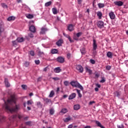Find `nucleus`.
I'll list each match as a JSON object with an SVG mask.
<instances>
[{"instance_id":"1a4fd4ad","label":"nucleus","mask_w":128,"mask_h":128,"mask_svg":"<svg viewBox=\"0 0 128 128\" xmlns=\"http://www.w3.org/2000/svg\"><path fill=\"white\" fill-rule=\"evenodd\" d=\"M80 36H82V33L80 32H78L76 34V36L74 35V36H73V38L74 40H78V38H80Z\"/></svg>"},{"instance_id":"f8f14e48","label":"nucleus","mask_w":128,"mask_h":128,"mask_svg":"<svg viewBox=\"0 0 128 128\" xmlns=\"http://www.w3.org/2000/svg\"><path fill=\"white\" fill-rule=\"evenodd\" d=\"M29 30L31 32H36V27L34 26H31L29 28Z\"/></svg>"},{"instance_id":"7c9ffc66","label":"nucleus","mask_w":128,"mask_h":128,"mask_svg":"<svg viewBox=\"0 0 128 128\" xmlns=\"http://www.w3.org/2000/svg\"><path fill=\"white\" fill-rule=\"evenodd\" d=\"M50 114L52 116L54 114V108H50Z\"/></svg>"},{"instance_id":"5fc2aeb1","label":"nucleus","mask_w":128,"mask_h":128,"mask_svg":"<svg viewBox=\"0 0 128 128\" xmlns=\"http://www.w3.org/2000/svg\"><path fill=\"white\" fill-rule=\"evenodd\" d=\"M27 104H28V106H30V104H32V101L28 100L27 102Z\"/></svg>"},{"instance_id":"8fccbe9b","label":"nucleus","mask_w":128,"mask_h":128,"mask_svg":"<svg viewBox=\"0 0 128 128\" xmlns=\"http://www.w3.org/2000/svg\"><path fill=\"white\" fill-rule=\"evenodd\" d=\"M110 68H112V66H106V70H110Z\"/></svg>"},{"instance_id":"2eb2a0df","label":"nucleus","mask_w":128,"mask_h":128,"mask_svg":"<svg viewBox=\"0 0 128 128\" xmlns=\"http://www.w3.org/2000/svg\"><path fill=\"white\" fill-rule=\"evenodd\" d=\"M4 82H5L6 86V88H10V84L8 82V78H4Z\"/></svg>"},{"instance_id":"13d9d810","label":"nucleus","mask_w":128,"mask_h":128,"mask_svg":"<svg viewBox=\"0 0 128 128\" xmlns=\"http://www.w3.org/2000/svg\"><path fill=\"white\" fill-rule=\"evenodd\" d=\"M48 66H46L45 68H44V72H46V70H48Z\"/></svg>"},{"instance_id":"f704fd0d","label":"nucleus","mask_w":128,"mask_h":128,"mask_svg":"<svg viewBox=\"0 0 128 128\" xmlns=\"http://www.w3.org/2000/svg\"><path fill=\"white\" fill-rule=\"evenodd\" d=\"M86 72H88L89 74H92V70H90V69L88 68H86Z\"/></svg>"},{"instance_id":"5701e85b","label":"nucleus","mask_w":128,"mask_h":128,"mask_svg":"<svg viewBox=\"0 0 128 128\" xmlns=\"http://www.w3.org/2000/svg\"><path fill=\"white\" fill-rule=\"evenodd\" d=\"M106 56L108 58H112V53L110 52H108L106 54Z\"/></svg>"},{"instance_id":"4be33fe9","label":"nucleus","mask_w":128,"mask_h":128,"mask_svg":"<svg viewBox=\"0 0 128 128\" xmlns=\"http://www.w3.org/2000/svg\"><path fill=\"white\" fill-rule=\"evenodd\" d=\"M17 42H24V38H17Z\"/></svg>"},{"instance_id":"c85d7f7f","label":"nucleus","mask_w":128,"mask_h":128,"mask_svg":"<svg viewBox=\"0 0 128 128\" xmlns=\"http://www.w3.org/2000/svg\"><path fill=\"white\" fill-rule=\"evenodd\" d=\"M6 120V116H0V122H4Z\"/></svg>"},{"instance_id":"7ed1b4c3","label":"nucleus","mask_w":128,"mask_h":128,"mask_svg":"<svg viewBox=\"0 0 128 128\" xmlns=\"http://www.w3.org/2000/svg\"><path fill=\"white\" fill-rule=\"evenodd\" d=\"M22 118V115H14L9 118L10 120L12 122H14V120H16V118H19L20 120Z\"/></svg>"},{"instance_id":"a19ab883","label":"nucleus","mask_w":128,"mask_h":128,"mask_svg":"<svg viewBox=\"0 0 128 128\" xmlns=\"http://www.w3.org/2000/svg\"><path fill=\"white\" fill-rule=\"evenodd\" d=\"M71 120L70 118L68 117L66 118V119L64 120V122H70V120Z\"/></svg>"},{"instance_id":"2f4dec72","label":"nucleus","mask_w":128,"mask_h":128,"mask_svg":"<svg viewBox=\"0 0 128 128\" xmlns=\"http://www.w3.org/2000/svg\"><path fill=\"white\" fill-rule=\"evenodd\" d=\"M77 92V94H78V96H79V98H82V94H80V90H78V89L76 90Z\"/></svg>"},{"instance_id":"f257e3e1","label":"nucleus","mask_w":128,"mask_h":128,"mask_svg":"<svg viewBox=\"0 0 128 128\" xmlns=\"http://www.w3.org/2000/svg\"><path fill=\"white\" fill-rule=\"evenodd\" d=\"M16 96L12 95L10 98L8 99L7 102L4 101V108L6 112H18L20 108V105L16 104Z\"/></svg>"},{"instance_id":"9d476101","label":"nucleus","mask_w":128,"mask_h":128,"mask_svg":"<svg viewBox=\"0 0 128 128\" xmlns=\"http://www.w3.org/2000/svg\"><path fill=\"white\" fill-rule=\"evenodd\" d=\"M63 34L64 36H66V38H68V40L70 42H74V41L72 39V38H70V36H69V35L66 34V33H63Z\"/></svg>"},{"instance_id":"39448f33","label":"nucleus","mask_w":128,"mask_h":128,"mask_svg":"<svg viewBox=\"0 0 128 128\" xmlns=\"http://www.w3.org/2000/svg\"><path fill=\"white\" fill-rule=\"evenodd\" d=\"M56 60L58 62H60V64H64V58L62 56H58L56 58Z\"/></svg>"},{"instance_id":"e2e57ef3","label":"nucleus","mask_w":128,"mask_h":128,"mask_svg":"<svg viewBox=\"0 0 128 128\" xmlns=\"http://www.w3.org/2000/svg\"><path fill=\"white\" fill-rule=\"evenodd\" d=\"M68 128H72V124H70L68 126Z\"/></svg>"},{"instance_id":"cd10ccee","label":"nucleus","mask_w":128,"mask_h":128,"mask_svg":"<svg viewBox=\"0 0 128 128\" xmlns=\"http://www.w3.org/2000/svg\"><path fill=\"white\" fill-rule=\"evenodd\" d=\"M98 6L99 8H104V4L99 3L98 4Z\"/></svg>"},{"instance_id":"72a5a7b5","label":"nucleus","mask_w":128,"mask_h":128,"mask_svg":"<svg viewBox=\"0 0 128 128\" xmlns=\"http://www.w3.org/2000/svg\"><path fill=\"white\" fill-rule=\"evenodd\" d=\"M51 52H52V54H58V50H56V49H53V50H52Z\"/></svg>"},{"instance_id":"aec40b11","label":"nucleus","mask_w":128,"mask_h":128,"mask_svg":"<svg viewBox=\"0 0 128 128\" xmlns=\"http://www.w3.org/2000/svg\"><path fill=\"white\" fill-rule=\"evenodd\" d=\"M120 94H122V93H120V92L116 91L114 92V96H118V98H120Z\"/></svg>"},{"instance_id":"20e7f679","label":"nucleus","mask_w":128,"mask_h":128,"mask_svg":"<svg viewBox=\"0 0 128 128\" xmlns=\"http://www.w3.org/2000/svg\"><path fill=\"white\" fill-rule=\"evenodd\" d=\"M76 70H78V72L81 74L84 72V68L82 66V65L78 64L76 66Z\"/></svg>"},{"instance_id":"e433bc0d","label":"nucleus","mask_w":128,"mask_h":128,"mask_svg":"<svg viewBox=\"0 0 128 128\" xmlns=\"http://www.w3.org/2000/svg\"><path fill=\"white\" fill-rule=\"evenodd\" d=\"M44 102H46V104H48V102H52V100L50 99H48V98H46L44 100Z\"/></svg>"},{"instance_id":"a878e982","label":"nucleus","mask_w":128,"mask_h":128,"mask_svg":"<svg viewBox=\"0 0 128 128\" xmlns=\"http://www.w3.org/2000/svg\"><path fill=\"white\" fill-rule=\"evenodd\" d=\"M96 124L98 126H99L100 128H102L104 126L102 125V124H100V122L99 121H96Z\"/></svg>"},{"instance_id":"6e6d98bb","label":"nucleus","mask_w":128,"mask_h":128,"mask_svg":"<svg viewBox=\"0 0 128 128\" xmlns=\"http://www.w3.org/2000/svg\"><path fill=\"white\" fill-rule=\"evenodd\" d=\"M64 85H65L66 86H68V81L64 82Z\"/></svg>"},{"instance_id":"bb28decb","label":"nucleus","mask_w":128,"mask_h":128,"mask_svg":"<svg viewBox=\"0 0 128 128\" xmlns=\"http://www.w3.org/2000/svg\"><path fill=\"white\" fill-rule=\"evenodd\" d=\"M26 18L29 19L34 18V16L32 14H26Z\"/></svg>"},{"instance_id":"de8ad7c7","label":"nucleus","mask_w":128,"mask_h":128,"mask_svg":"<svg viewBox=\"0 0 128 128\" xmlns=\"http://www.w3.org/2000/svg\"><path fill=\"white\" fill-rule=\"evenodd\" d=\"M90 62L92 64H96V61L92 59H91L90 60Z\"/></svg>"},{"instance_id":"f03ea898","label":"nucleus","mask_w":128,"mask_h":128,"mask_svg":"<svg viewBox=\"0 0 128 128\" xmlns=\"http://www.w3.org/2000/svg\"><path fill=\"white\" fill-rule=\"evenodd\" d=\"M70 84L74 88H80L81 90H84V87H82V85H80L78 82L72 81L70 82Z\"/></svg>"},{"instance_id":"09e8293b","label":"nucleus","mask_w":128,"mask_h":128,"mask_svg":"<svg viewBox=\"0 0 128 128\" xmlns=\"http://www.w3.org/2000/svg\"><path fill=\"white\" fill-rule=\"evenodd\" d=\"M100 82H101L102 84H104V82H106V79L102 78V80L100 81Z\"/></svg>"},{"instance_id":"774afa93","label":"nucleus","mask_w":128,"mask_h":128,"mask_svg":"<svg viewBox=\"0 0 128 128\" xmlns=\"http://www.w3.org/2000/svg\"><path fill=\"white\" fill-rule=\"evenodd\" d=\"M96 78H98V76H100L98 75V74H95Z\"/></svg>"},{"instance_id":"b1692460","label":"nucleus","mask_w":128,"mask_h":128,"mask_svg":"<svg viewBox=\"0 0 128 128\" xmlns=\"http://www.w3.org/2000/svg\"><path fill=\"white\" fill-rule=\"evenodd\" d=\"M16 20V17H14V16H10L8 18V22H11V20Z\"/></svg>"},{"instance_id":"412c9836","label":"nucleus","mask_w":128,"mask_h":128,"mask_svg":"<svg viewBox=\"0 0 128 128\" xmlns=\"http://www.w3.org/2000/svg\"><path fill=\"white\" fill-rule=\"evenodd\" d=\"M62 70H60V67H58L54 68V72H56L57 74H58V72H60Z\"/></svg>"},{"instance_id":"dca6fc26","label":"nucleus","mask_w":128,"mask_h":128,"mask_svg":"<svg viewBox=\"0 0 128 128\" xmlns=\"http://www.w3.org/2000/svg\"><path fill=\"white\" fill-rule=\"evenodd\" d=\"M80 105L77 104H75L74 106V110H80Z\"/></svg>"},{"instance_id":"a18cd8bd","label":"nucleus","mask_w":128,"mask_h":128,"mask_svg":"<svg viewBox=\"0 0 128 128\" xmlns=\"http://www.w3.org/2000/svg\"><path fill=\"white\" fill-rule=\"evenodd\" d=\"M80 52L82 54H85L86 53V48H82V50H80Z\"/></svg>"},{"instance_id":"338daca9","label":"nucleus","mask_w":128,"mask_h":128,"mask_svg":"<svg viewBox=\"0 0 128 128\" xmlns=\"http://www.w3.org/2000/svg\"><path fill=\"white\" fill-rule=\"evenodd\" d=\"M95 91H96V92H98V88H95Z\"/></svg>"},{"instance_id":"603ef678","label":"nucleus","mask_w":128,"mask_h":128,"mask_svg":"<svg viewBox=\"0 0 128 128\" xmlns=\"http://www.w3.org/2000/svg\"><path fill=\"white\" fill-rule=\"evenodd\" d=\"M35 64H40V60H36Z\"/></svg>"},{"instance_id":"6e6552de","label":"nucleus","mask_w":128,"mask_h":128,"mask_svg":"<svg viewBox=\"0 0 128 128\" xmlns=\"http://www.w3.org/2000/svg\"><path fill=\"white\" fill-rule=\"evenodd\" d=\"M97 26L98 28H104V23L102 21H98L97 22Z\"/></svg>"},{"instance_id":"0eeeda50","label":"nucleus","mask_w":128,"mask_h":128,"mask_svg":"<svg viewBox=\"0 0 128 128\" xmlns=\"http://www.w3.org/2000/svg\"><path fill=\"white\" fill-rule=\"evenodd\" d=\"M109 16L110 20H114L116 18V14H114V12L112 11H110L109 13Z\"/></svg>"},{"instance_id":"473e14b6","label":"nucleus","mask_w":128,"mask_h":128,"mask_svg":"<svg viewBox=\"0 0 128 128\" xmlns=\"http://www.w3.org/2000/svg\"><path fill=\"white\" fill-rule=\"evenodd\" d=\"M54 96V90H52L49 95V97L52 98V96Z\"/></svg>"},{"instance_id":"f3484780","label":"nucleus","mask_w":128,"mask_h":128,"mask_svg":"<svg viewBox=\"0 0 128 128\" xmlns=\"http://www.w3.org/2000/svg\"><path fill=\"white\" fill-rule=\"evenodd\" d=\"M76 96V93H73L69 96L68 100H74Z\"/></svg>"},{"instance_id":"49530a36","label":"nucleus","mask_w":128,"mask_h":128,"mask_svg":"<svg viewBox=\"0 0 128 128\" xmlns=\"http://www.w3.org/2000/svg\"><path fill=\"white\" fill-rule=\"evenodd\" d=\"M13 46H16L18 44V41L16 40H14L12 42Z\"/></svg>"},{"instance_id":"393cba45","label":"nucleus","mask_w":128,"mask_h":128,"mask_svg":"<svg viewBox=\"0 0 128 128\" xmlns=\"http://www.w3.org/2000/svg\"><path fill=\"white\" fill-rule=\"evenodd\" d=\"M68 112V109H66V108H63L62 109L60 112H62V114H66Z\"/></svg>"},{"instance_id":"a211bd4d","label":"nucleus","mask_w":128,"mask_h":128,"mask_svg":"<svg viewBox=\"0 0 128 128\" xmlns=\"http://www.w3.org/2000/svg\"><path fill=\"white\" fill-rule=\"evenodd\" d=\"M30 38H34V34L32 33H29L28 36H26V38L28 40H30Z\"/></svg>"},{"instance_id":"69168bd1","label":"nucleus","mask_w":128,"mask_h":128,"mask_svg":"<svg viewBox=\"0 0 128 128\" xmlns=\"http://www.w3.org/2000/svg\"><path fill=\"white\" fill-rule=\"evenodd\" d=\"M63 98H68V95H66V94L64 95V96H63Z\"/></svg>"},{"instance_id":"bf43d9fd","label":"nucleus","mask_w":128,"mask_h":128,"mask_svg":"<svg viewBox=\"0 0 128 128\" xmlns=\"http://www.w3.org/2000/svg\"><path fill=\"white\" fill-rule=\"evenodd\" d=\"M78 4H82V0H78Z\"/></svg>"},{"instance_id":"79ce46f5","label":"nucleus","mask_w":128,"mask_h":128,"mask_svg":"<svg viewBox=\"0 0 128 128\" xmlns=\"http://www.w3.org/2000/svg\"><path fill=\"white\" fill-rule=\"evenodd\" d=\"M2 6L4 8H8V6L6 4L3 3L1 4Z\"/></svg>"},{"instance_id":"ea45409f","label":"nucleus","mask_w":128,"mask_h":128,"mask_svg":"<svg viewBox=\"0 0 128 128\" xmlns=\"http://www.w3.org/2000/svg\"><path fill=\"white\" fill-rule=\"evenodd\" d=\"M37 106L38 108H42V103L40 102H38Z\"/></svg>"},{"instance_id":"6ab92c4d","label":"nucleus","mask_w":128,"mask_h":128,"mask_svg":"<svg viewBox=\"0 0 128 128\" xmlns=\"http://www.w3.org/2000/svg\"><path fill=\"white\" fill-rule=\"evenodd\" d=\"M97 16L99 18V20H102V13L101 12H97Z\"/></svg>"},{"instance_id":"c9c22d12","label":"nucleus","mask_w":128,"mask_h":128,"mask_svg":"<svg viewBox=\"0 0 128 128\" xmlns=\"http://www.w3.org/2000/svg\"><path fill=\"white\" fill-rule=\"evenodd\" d=\"M24 66H26V68H28V66H30V62H26L24 63Z\"/></svg>"},{"instance_id":"4d7b16f0","label":"nucleus","mask_w":128,"mask_h":128,"mask_svg":"<svg viewBox=\"0 0 128 128\" xmlns=\"http://www.w3.org/2000/svg\"><path fill=\"white\" fill-rule=\"evenodd\" d=\"M52 80H60V78L56 77V78H52Z\"/></svg>"},{"instance_id":"864d4df0","label":"nucleus","mask_w":128,"mask_h":128,"mask_svg":"<svg viewBox=\"0 0 128 128\" xmlns=\"http://www.w3.org/2000/svg\"><path fill=\"white\" fill-rule=\"evenodd\" d=\"M30 54L32 56H34V51H30Z\"/></svg>"},{"instance_id":"58836bf2","label":"nucleus","mask_w":128,"mask_h":128,"mask_svg":"<svg viewBox=\"0 0 128 128\" xmlns=\"http://www.w3.org/2000/svg\"><path fill=\"white\" fill-rule=\"evenodd\" d=\"M26 126H32V122L28 121L25 123Z\"/></svg>"},{"instance_id":"37998d69","label":"nucleus","mask_w":128,"mask_h":128,"mask_svg":"<svg viewBox=\"0 0 128 128\" xmlns=\"http://www.w3.org/2000/svg\"><path fill=\"white\" fill-rule=\"evenodd\" d=\"M22 88L23 90H26L28 86H26V85L22 84Z\"/></svg>"},{"instance_id":"680f3d73","label":"nucleus","mask_w":128,"mask_h":128,"mask_svg":"<svg viewBox=\"0 0 128 128\" xmlns=\"http://www.w3.org/2000/svg\"><path fill=\"white\" fill-rule=\"evenodd\" d=\"M96 86H97L98 88H100V84H96Z\"/></svg>"},{"instance_id":"052dcab7","label":"nucleus","mask_w":128,"mask_h":128,"mask_svg":"<svg viewBox=\"0 0 128 128\" xmlns=\"http://www.w3.org/2000/svg\"><path fill=\"white\" fill-rule=\"evenodd\" d=\"M67 58H70V54H67Z\"/></svg>"},{"instance_id":"423d86ee","label":"nucleus","mask_w":128,"mask_h":128,"mask_svg":"<svg viewBox=\"0 0 128 128\" xmlns=\"http://www.w3.org/2000/svg\"><path fill=\"white\" fill-rule=\"evenodd\" d=\"M68 30L69 32H72L74 30V25L72 24H70L68 26Z\"/></svg>"},{"instance_id":"3c124183","label":"nucleus","mask_w":128,"mask_h":128,"mask_svg":"<svg viewBox=\"0 0 128 128\" xmlns=\"http://www.w3.org/2000/svg\"><path fill=\"white\" fill-rule=\"evenodd\" d=\"M124 124H122L121 125H118V128H124Z\"/></svg>"},{"instance_id":"9b49d317","label":"nucleus","mask_w":128,"mask_h":128,"mask_svg":"<svg viewBox=\"0 0 128 128\" xmlns=\"http://www.w3.org/2000/svg\"><path fill=\"white\" fill-rule=\"evenodd\" d=\"M64 44V40L62 39H60L56 42V44L58 46H62V44Z\"/></svg>"},{"instance_id":"ddd939ff","label":"nucleus","mask_w":128,"mask_h":128,"mask_svg":"<svg viewBox=\"0 0 128 128\" xmlns=\"http://www.w3.org/2000/svg\"><path fill=\"white\" fill-rule=\"evenodd\" d=\"M98 48V44H96V40H93V50H96Z\"/></svg>"},{"instance_id":"c03bdc74","label":"nucleus","mask_w":128,"mask_h":128,"mask_svg":"<svg viewBox=\"0 0 128 128\" xmlns=\"http://www.w3.org/2000/svg\"><path fill=\"white\" fill-rule=\"evenodd\" d=\"M42 32H48V28H42Z\"/></svg>"},{"instance_id":"0e129e2a","label":"nucleus","mask_w":128,"mask_h":128,"mask_svg":"<svg viewBox=\"0 0 128 128\" xmlns=\"http://www.w3.org/2000/svg\"><path fill=\"white\" fill-rule=\"evenodd\" d=\"M94 104V101H92L90 102V104Z\"/></svg>"},{"instance_id":"4c0bfd02","label":"nucleus","mask_w":128,"mask_h":128,"mask_svg":"<svg viewBox=\"0 0 128 128\" xmlns=\"http://www.w3.org/2000/svg\"><path fill=\"white\" fill-rule=\"evenodd\" d=\"M52 4V2H48L45 4V6H50Z\"/></svg>"},{"instance_id":"4468645a","label":"nucleus","mask_w":128,"mask_h":128,"mask_svg":"<svg viewBox=\"0 0 128 128\" xmlns=\"http://www.w3.org/2000/svg\"><path fill=\"white\" fill-rule=\"evenodd\" d=\"M114 4L116 6H122L124 4V2L122 1H116L114 2Z\"/></svg>"},{"instance_id":"c756f323","label":"nucleus","mask_w":128,"mask_h":128,"mask_svg":"<svg viewBox=\"0 0 128 128\" xmlns=\"http://www.w3.org/2000/svg\"><path fill=\"white\" fill-rule=\"evenodd\" d=\"M52 12L54 14H58V10H56V8H52Z\"/></svg>"}]
</instances>
